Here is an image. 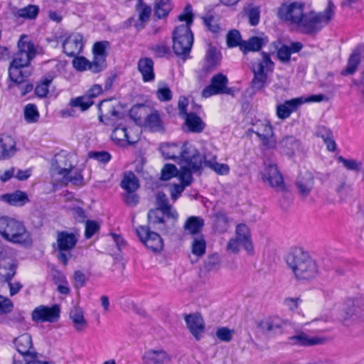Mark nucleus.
Masks as SVG:
<instances>
[{"label":"nucleus","instance_id":"34","mask_svg":"<svg viewBox=\"0 0 364 364\" xmlns=\"http://www.w3.org/2000/svg\"><path fill=\"white\" fill-rule=\"evenodd\" d=\"M285 322L279 317H270L259 322L258 327L264 332H275L280 330Z\"/></svg>","mask_w":364,"mask_h":364},{"label":"nucleus","instance_id":"14","mask_svg":"<svg viewBox=\"0 0 364 364\" xmlns=\"http://www.w3.org/2000/svg\"><path fill=\"white\" fill-rule=\"evenodd\" d=\"M136 233L140 240L151 251L160 252L163 250L162 238L158 233L151 231L149 227L140 226L136 229Z\"/></svg>","mask_w":364,"mask_h":364},{"label":"nucleus","instance_id":"15","mask_svg":"<svg viewBox=\"0 0 364 364\" xmlns=\"http://www.w3.org/2000/svg\"><path fill=\"white\" fill-rule=\"evenodd\" d=\"M112 139L121 145L134 144L139 139V129L117 126L112 131Z\"/></svg>","mask_w":364,"mask_h":364},{"label":"nucleus","instance_id":"50","mask_svg":"<svg viewBox=\"0 0 364 364\" xmlns=\"http://www.w3.org/2000/svg\"><path fill=\"white\" fill-rule=\"evenodd\" d=\"M202 164L204 163L205 166L210 167L213 171H215L217 173L225 175L228 173L229 172V166L227 164H219L218 162H213L208 159V155H203L202 156Z\"/></svg>","mask_w":364,"mask_h":364},{"label":"nucleus","instance_id":"9","mask_svg":"<svg viewBox=\"0 0 364 364\" xmlns=\"http://www.w3.org/2000/svg\"><path fill=\"white\" fill-rule=\"evenodd\" d=\"M264 169L261 172L262 178L277 191H285L283 176L276 164L271 161H265Z\"/></svg>","mask_w":364,"mask_h":364},{"label":"nucleus","instance_id":"25","mask_svg":"<svg viewBox=\"0 0 364 364\" xmlns=\"http://www.w3.org/2000/svg\"><path fill=\"white\" fill-rule=\"evenodd\" d=\"M314 186V178L311 173H301L296 182V186L300 195L304 197L309 196Z\"/></svg>","mask_w":364,"mask_h":364},{"label":"nucleus","instance_id":"3","mask_svg":"<svg viewBox=\"0 0 364 364\" xmlns=\"http://www.w3.org/2000/svg\"><path fill=\"white\" fill-rule=\"evenodd\" d=\"M286 261L297 279L309 280L315 278L318 273L316 261L300 248L291 250Z\"/></svg>","mask_w":364,"mask_h":364},{"label":"nucleus","instance_id":"29","mask_svg":"<svg viewBox=\"0 0 364 364\" xmlns=\"http://www.w3.org/2000/svg\"><path fill=\"white\" fill-rule=\"evenodd\" d=\"M137 68L142 76L143 81L152 82L154 80V61L149 58H143L139 60Z\"/></svg>","mask_w":364,"mask_h":364},{"label":"nucleus","instance_id":"63","mask_svg":"<svg viewBox=\"0 0 364 364\" xmlns=\"http://www.w3.org/2000/svg\"><path fill=\"white\" fill-rule=\"evenodd\" d=\"M13 309V302L9 298L0 295V314H9Z\"/></svg>","mask_w":364,"mask_h":364},{"label":"nucleus","instance_id":"58","mask_svg":"<svg viewBox=\"0 0 364 364\" xmlns=\"http://www.w3.org/2000/svg\"><path fill=\"white\" fill-rule=\"evenodd\" d=\"M73 65L76 70L80 71L87 69L91 70L92 62H90L84 57H75L73 60Z\"/></svg>","mask_w":364,"mask_h":364},{"label":"nucleus","instance_id":"43","mask_svg":"<svg viewBox=\"0 0 364 364\" xmlns=\"http://www.w3.org/2000/svg\"><path fill=\"white\" fill-rule=\"evenodd\" d=\"M244 14L248 17L249 22L252 26H256L259 21L260 11L257 6L252 3L247 4L243 8Z\"/></svg>","mask_w":364,"mask_h":364},{"label":"nucleus","instance_id":"4","mask_svg":"<svg viewBox=\"0 0 364 364\" xmlns=\"http://www.w3.org/2000/svg\"><path fill=\"white\" fill-rule=\"evenodd\" d=\"M0 235L6 240L21 245H31L30 232L23 223L9 216L0 217Z\"/></svg>","mask_w":364,"mask_h":364},{"label":"nucleus","instance_id":"54","mask_svg":"<svg viewBox=\"0 0 364 364\" xmlns=\"http://www.w3.org/2000/svg\"><path fill=\"white\" fill-rule=\"evenodd\" d=\"M89 277L81 270H76L73 275V286L75 289H80L85 286Z\"/></svg>","mask_w":364,"mask_h":364},{"label":"nucleus","instance_id":"42","mask_svg":"<svg viewBox=\"0 0 364 364\" xmlns=\"http://www.w3.org/2000/svg\"><path fill=\"white\" fill-rule=\"evenodd\" d=\"M188 129L193 132H201L204 128V123L201 119L193 113H189L183 117Z\"/></svg>","mask_w":364,"mask_h":364},{"label":"nucleus","instance_id":"37","mask_svg":"<svg viewBox=\"0 0 364 364\" xmlns=\"http://www.w3.org/2000/svg\"><path fill=\"white\" fill-rule=\"evenodd\" d=\"M204 226V220L198 216H191L186 220L183 228L185 231L191 235H198Z\"/></svg>","mask_w":364,"mask_h":364},{"label":"nucleus","instance_id":"35","mask_svg":"<svg viewBox=\"0 0 364 364\" xmlns=\"http://www.w3.org/2000/svg\"><path fill=\"white\" fill-rule=\"evenodd\" d=\"M279 145L285 154L291 156L299 150L300 142L293 136H286L279 141Z\"/></svg>","mask_w":364,"mask_h":364},{"label":"nucleus","instance_id":"27","mask_svg":"<svg viewBox=\"0 0 364 364\" xmlns=\"http://www.w3.org/2000/svg\"><path fill=\"white\" fill-rule=\"evenodd\" d=\"M16 141L9 135L0 137V159L4 160L13 156L16 152Z\"/></svg>","mask_w":364,"mask_h":364},{"label":"nucleus","instance_id":"51","mask_svg":"<svg viewBox=\"0 0 364 364\" xmlns=\"http://www.w3.org/2000/svg\"><path fill=\"white\" fill-rule=\"evenodd\" d=\"M206 243L203 235L194 237L192 242V253L198 257L203 256L205 252Z\"/></svg>","mask_w":364,"mask_h":364},{"label":"nucleus","instance_id":"55","mask_svg":"<svg viewBox=\"0 0 364 364\" xmlns=\"http://www.w3.org/2000/svg\"><path fill=\"white\" fill-rule=\"evenodd\" d=\"M178 175V171L175 165L167 164L161 170V179L163 181H168L173 177Z\"/></svg>","mask_w":364,"mask_h":364},{"label":"nucleus","instance_id":"31","mask_svg":"<svg viewBox=\"0 0 364 364\" xmlns=\"http://www.w3.org/2000/svg\"><path fill=\"white\" fill-rule=\"evenodd\" d=\"M240 240L241 245L249 253L253 252V245L252 244L250 232L249 228L245 224H240L236 228V237Z\"/></svg>","mask_w":364,"mask_h":364},{"label":"nucleus","instance_id":"40","mask_svg":"<svg viewBox=\"0 0 364 364\" xmlns=\"http://www.w3.org/2000/svg\"><path fill=\"white\" fill-rule=\"evenodd\" d=\"M144 127L152 132H161L164 130L162 121L157 112H153L146 117Z\"/></svg>","mask_w":364,"mask_h":364},{"label":"nucleus","instance_id":"32","mask_svg":"<svg viewBox=\"0 0 364 364\" xmlns=\"http://www.w3.org/2000/svg\"><path fill=\"white\" fill-rule=\"evenodd\" d=\"M156 205L159 210L164 211L166 213L167 217L176 220L178 218V213L169 204L166 194L163 192H159L156 197Z\"/></svg>","mask_w":364,"mask_h":364},{"label":"nucleus","instance_id":"64","mask_svg":"<svg viewBox=\"0 0 364 364\" xmlns=\"http://www.w3.org/2000/svg\"><path fill=\"white\" fill-rule=\"evenodd\" d=\"M204 24L213 33H217L219 32L220 27L218 21L213 17L208 16L203 18Z\"/></svg>","mask_w":364,"mask_h":364},{"label":"nucleus","instance_id":"48","mask_svg":"<svg viewBox=\"0 0 364 364\" xmlns=\"http://www.w3.org/2000/svg\"><path fill=\"white\" fill-rule=\"evenodd\" d=\"M38 11L39 9L37 6L30 4L26 7L18 9L14 14L18 18L33 19L38 15Z\"/></svg>","mask_w":364,"mask_h":364},{"label":"nucleus","instance_id":"26","mask_svg":"<svg viewBox=\"0 0 364 364\" xmlns=\"http://www.w3.org/2000/svg\"><path fill=\"white\" fill-rule=\"evenodd\" d=\"M364 51V45L357 46L349 56L348 63L345 70L341 73L343 75H349L353 74L358 69L360 63V55Z\"/></svg>","mask_w":364,"mask_h":364},{"label":"nucleus","instance_id":"59","mask_svg":"<svg viewBox=\"0 0 364 364\" xmlns=\"http://www.w3.org/2000/svg\"><path fill=\"white\" fill-rule=\"evenodd\" d=\"M178 18L180 21L186 22V24L183 26H188V27L191 28V25L193 23V13L191 5H186L183 9V13L181 14Z\"/></svg>","mask_w":364,"mask_h":364},{"label":"nucleus","instance_id":"18","mask_svg":"<svg viewBox=\"0 0 364 364\" xmlns=\"http://www.w3.org/2000/svg\"><path fill=\"white\" fill-rule=\"evenodd\" d=\"M102 92V88L100 85H94L87 92L86 95L71 99L70 105L71 107H80L82 111H85L93 105L92 99L99 96Z\"/></svg>","mask_w":364,"mask_h":364},{"label":"nucleus","instance_id":"21","mask_svg":"<svg viewBox=\"0 0 364 364\" xmlns=\"http://www.w3.org/2000/svg\"><path fill=\"white\" fill-rule=\"evenodd\" d=\"M28 66V65H24L20 62L15 63V60H13L9 69L11 80L16 84H21L26 82L31 75V71Z\"/></svg>","mask_w":364,"mask_h":364},{"label":"nucleus","instance_id":"62","mask_svg":"<svg viewBox=\"0 0 364 364\" xmlns=\"http://www.w3.org/2000/svg\"><path fill=\"white\" fill-rule=\"evenodd\" d=\"M220 257L218 255H212L209 256L205 262L204 267L208 272H210L219 266Z\"/></svg>","mask_w":364,"mask_h":364},{"label":"nucleus","instance_id":"44","mask_svg":"<svg viewBox=\"0 0 364 364\" xmlns=\"http://www.w3.org/2000/svg\"><path fill=\"white\" fill-rule=\"evenodd\" d=\"M121 186L128 193H134L139 188L138 180L133 173L124 175L121 182Z\"/></svg>","mask_w":364,"mask_h":364},{"label":"nucleus","instance_id":"12","mask_svg":"<svg viewBox=\"0 0 364 364\" xmlns=\"http://www.w3.org/2000/svg\"><path fill=\"white\" fill-rule=\"evenodd\" d=\"M18 51L15 55V63L20 62L24 65H29L32 59H33L37 50L34 43L28 38L27 36L22 35L17 43Z\"/></svg>","mask_w":364,"mask_h":364},{"label":"nucleus","instance_id":"38","mask_svg":"<svg viewBox=\"0 0 364 364\" xmlns=\"http://www.w3.org/2000/svg\"><path fill=\"white\" fill-rule=\"evenodd\" d=\"M70 317L76 331H82L86 328L87 323L84 317L83 311L78 307H74L70 313Z\"/></svg>","mask_w":364,"mask_h":364},{"label":"nucleus","instance_id":"39","mask_svg":"<svg viewBox=\"0 0 364 364\" xmlns=\"http://www.w3.org/2000/svg\"><path fill=\"white\" fill-rule=\"evenodd\" d=\"M165 215H166V213H164V211L161 210H151L148 213L149 225L153 228H156V225H159L158 230L161 231L166 230L164 220Z\"/></svg>","mask_w":364,"mask_h":364},{"label":"nucleus","instance_id":"57","mask_svg":"<svg viewBox=\"0 0 364 364\" xmlns=\"http://www.w3.org/2000/svg\"><path fill=\"white\" fill-rule=\"evenodd\" d=\"M156 96L161 101H169L172 97V92L168 86L164 83H159Z\"/></svg>","mask_w":364,"mask_h":364},{"label":"nucleus","instance_id":"22","mask_svg":"<svg viewBox=\"0 0 364 364\" xmlns=\"http://www.w3.org/2000/svg\"><path fill=\"white\" fill-rule=\"evenodd\" d=\"M304 101L302 97L286 100L284 103L277 106V116L281 119H287L292 112L304 103Z\"/></svg>","mask_w":364,"mask_h":364},{"label":"nucleus","instance_id":"1","mask_svg":"<svg viewBox=\"0 0 364 364\" xmlns=\"http://www.w3.org/2000/svg\"><path fill=\"white\" fill-rule=\"evenodd\" d=\"M305 4L301 1H287L278 8L279 19L294 26L305 33L317 32L327 25L335 13V6L329 2L327 8L320 13L304 12Z\"/></svg>","mask_w":364,"mask_h":364},{"label":"nucleus","instance_id":"23","mask_svg":"<svg viewBox=\"0 0 364 364\" xmlns=\"http://www.w3.org/2000/svg\"><path fill=\"white\" fill-rule=\"evenodd\" d=\"M288 341L291 346H312L323 343L325 339L317 336L310 337L306 333L299 331L289 337Z\"/></svg>","mask_w":364,"mask_h":364},{"label":"nucleus","instance_id":"8","mask_svg":"<svg viewBox=\"0 0 364 364\" xmlns=\"http://www.w3.org/2000/svg\"><path fill=\"white\" fill-rule=\"evenodd\" d=\"M79 234L60 232L57 236V245L59 250L58 259L64 264H67L71 257L70 250H73L78 240Z\"/></svg>","mask_w":364,"mask_h":364},{"label":"nucleus","instance_id":"36","mask_svg":"<svg viewBox=\"0 0 364 364\" xmlns=\"http://www.w3.org/2000/svg\"><path fill=\"white\" fill-rule=\"evenodd\" d=\"M58 174L63 176L65 181L70 182L74 185L80 186L82 183V176L78 170H73L70 168H60Z\"/></svg>","mask_w":364,"mask_h":364},{"label":"nucleus","instance_id":"41","mask_svg":"<svg viewBox=\"0 0 364 364\" xmlns=\"http://www.w3.org/2000/svg\"><path fill=\"white\" fill-rule=\"evenodd\" d=\"M337 161L338 163L342 164L343 167L348 171L364 173V166L360 161L353 159H346L342 156H339L337 158Z\"/></svg>","mask_w":364,"mask_h":364},{"label":"nucleus","instance_id":"13","mask_svg":"<svg viewBox=\"0 0 364 364\" xmlns=\"http://www.w3.org/2000/svg\"><path fill=\"white\" fill-rule=\"evenodd\" d=\"M60 308L58 304L52 306L40 305L36 307L32 313L31 318L37 323H55L60 318Z\"/></svg>","mask_w":364,"mask_h":364},{"label":"nucleus","instance_id":"24","mask_svg":"<svg viewBox=\"0 0 364 364\" xmlns=\"http://www.w3.org/2000/svg\"><path fill=\"white\" fill-rule=\"evenodd\" d=\"M14 344L19 354L23 357V363L27 360L28 355L37 354L33 351L31 336L28 333L17 337L14 340Z\"/></svg>","mask_w":364,"mask_h":364},{"label":"nucleus","instance_id":"60","mask_svg":"<svg viewBox=\"0 0 364 364\" xmlns=\"http://www.w3.org/2000/svg\"><path fill=\"white\" fill-rule=\"evenodd\" d=\"M50 79H45L41 83H39L35 90L36 95L39 97H46L48 92V87L50 84L51 83Z\"/></svg>","mask_w":364,"mask_h":364},{"label":"nucleus","instance_id":"45","mask_svg":"<svg viewBox=\"0 0 364 364\" xmlns=\"http://www.w3.org/2000/svg\"><path fill=\"white\" fill-rule=\"evenodd\" d=\"M181 165V171L180 173H178L179 179L181 181V184H183L184 186H188L191 185L193 177H192V171H198V168H192L189 167L185 162L179 163Z\"/></svg>","mask_w":364,"mask_h":364},{"label":"nucleus","instance_id":"61","mask_svg":"<svg viewBox=\"0 0 364 364\" xmlns=\"http://www.w3.org/2000/svg\"><path fill=\"white\" fill-rule=\"evenodd\" d=\"M234 333L233 330H230L226 327L219 328L216 331V336L222 341L229 342L232 340Z\"/></svg>","mask_w":364,"mask_h":364},{"label":"nucleus","instance_id":"33","mask_svg":"<svg viewBox=\"0 0 364 364\" xmlns=\"http://www.w3.org/2000/svg\"><path fill=\"white\" fill-rule=\"evenodd\" d=\"M221 55L213 46H209L206 55L203 69L206 72L213 70L220 64Z\"/></svg>","mask_w":364,"mask_h":364},{"label":"nucleus","instance_id":"52","mask_svg":"<svg viewBox=\"0 0 364 364\" xmlns=\"http://www.w3.org/2000/svg\"><path fill=\"white\" fill-rule=\"evenodd\" d=\"M12 364H54L41 358L38 354L28 355L27 360L23 363L19 356L14 355Z\"/></svg>","mask_w":364,"mask_h":364},{"label":"nucleus","instance_id":"6","mask_svg":"<svg viewBox=\"0 0 364 364\" xmlns=\"http://www.w3.org/2000/svg\"><path fill=\"white\" fill-rule=\"evenodd\" d=\"M274 63L268 54L262 53V59L252 64L254 78L252 82V87L255 90H260L266 85L267 73L273 69Z\"/></svg>","mask_w":364,"mask_h":364},{"label":"nucleus","instance_id":"10","mask_svg":"<svg viewBox=\"0 0 364 364\" xmlns=\"http://www.w3.org/2000/svg\"><path fill=\"white\" fill-rule=\"evenodd\" d=\"M257 134L262 144L269 149L276 147L277 141L274 137V132L270 122L267 119L257 120L253 123L250 129Z\"/></svg>","mask_w":364,"mask_h":364},{"label":"nucleus","instance_id":"17","mask_svg":"<svg viewBox=\"0 0 364 364\" xmlns=\"http://www.w3.org/2000/svg\"><path fill=\"white\" fill-rule=\"evenodd\" d=\"M83 46V36L79 33L70 34L63 42V52L70 57L79 55Z\"/></svg>","mask_w":364,"mask_h":364},{"label":"nucleus","instance_id":"20","mask_svg":"<svg viewBox=\"0 0 364 364\" xmlns=\"http://www.w3.org/2000/svg\"><path fill=\"white\" fill-rule=\"evenodd\" d=\"M188 328L194 338L199 341L205 331V322L199 314H191L185 316Z\"/></svg>","mask_w":364,"mask_h":364},{"label":"nucleus","instance_id":"28","mask_svg":"<svg viewBox=\"0 0 364 364\" xmlns=\"http://www.w3.org/2000/svg\"><path fill=\"white\" fill-rule=\"evenodd\" d=\"M136 11L138 14V19L135 21L134 26L139 31L143 29L149 21L151 8L144 4L142 0H138Z\"/></svg>","mask_w":364,"mask_h":364},{"label":"nucleus","instance_id":"30","mask_svg":"<svg viewBox=\"0 0 364 364\" xmlns=\"http://www.w3.org/2000/svg\"><path fill=\"white\" fill-rule=\"evenodd\" d=\"M0 200L10 205L19 207L29 202L27 193L21 191H16L13 193L3 194L0 196Z\"/></svg>","mask_w":364,"mask_h":364},{"label":"nucleus","instance_id":"2","mask_svg":"<svg viewBox=\"0 0 364 364\" xmlns=\"http://www.w3.org/2000/svg\"><path fill=\"white\" fill-rule=\"evenodd\" d=\"M159 150L166 159L174 160L178 163L185 162L192 168L202 166V157L198 151L189 142L183 144L175 142L163 143Z\"/></svg>","mask_w":364,"mask_h":364},{"label":"nucleus","instance_id":"16","mask_svg":"<svg viewBox=\"0 0 364 364\" xmlns=\"http://www.w3.org/2000/svg\"><path fill=\"white\" fill-rule=\"evenodd\" d=\"M109 43L107 41L97 42L93 46L94 58L91 66V71L97 73L106 68L107 48Z\"/></svg>","mask_w":364,"mask_h":364},{"label":"nucleus","instance_id":"11","mask_svg":"<svg viewBox=\"0 0 364 364\" xmlns=\"http://www.w3.org/2000/svg\"><path fill=\"white\" fill-rule=\"evenodd\" d=\"M100 122L107 125H113L120 118L119 102L112 99L102 101L98 106Z\"/></svg>","mask_w":364,"mask_h":364},{"label":"nucleus","instance_id":"47","mask_svg":"<svg viewBox=\"0 0 364 364\" xmlns=\"http://www.w3.org/2000/svg\"><path fill=\"white\" fill-rule=\"evenodd\" d=\"M155 15L159 18H164L168 16L171 10L170 0H156L154 6Z\"/></svg>","mask_w":364,"mask_h":364},{"label":"nucleus","instance_id":"56","mask_svg":"<svg viewBox=\"0 0 364 364\" xmlns=\"http://www.w3.org/2000/svg\"><path fill=\"white\" fill-rule=\"evenodd\" d=\"M16 266L14 263H9L6 266L0 267V275L4 278V280L8 282L16 274Z\"/></svg>","mask_w":364,"mask_h":364},{"label":"nucleus","instance_id":"5","mask_svg":"<svg viewBox=\"0 0 364 364\" xmlns=\"http://www.w3.org/2000/svg\"><path fill=\"white\" fill-rule=\"evenodd\" d=\"M193 35L188 26H179L173 33V50L176 55L186 58L190 53Z\"/></svg>","mask_w":364,"mask_h":364},{"label":"nucleus","instance_id":"19","mask_svg":"<svg viewBox=\"0 0 364 364\" xmlns=\"http://www.w3.org/2000/svg\"><path fill=\"white\" fill-rule=\"evenodd\" d=\"M171 358V355L161 348L148 350L142 357L144 364H168Z\"/></svg>","mask_w":364,"mask_h":364},{"label":"nucleus","instance_id":"53","mask_svg":"<svg viewBox=\"0 0 364 364\" xmlns=\"http://www.w3.org/2000/svg\"><path fill=\"white\" fill-rule=\"evenodd\" d=\"M227 45L229 48L240 46L242 41L241 35L237 30H231L226 36Z\"/></svg>","mask_w":364,"mask_h":364},{"label":"nucleus","instance_id":"46","mask_svg":"<svg viewBox=\"0 0 364 364\" xmlns=\"http://www.w3.org/2000/svg\"><path fill=\"white\" fill-rule=\"evenodd\" d=\"M262 46V39L259 37H252L247 41H243L240 50L245 53L248 51H257Z\"/></svg>","mask_w":364,"mask_h":364},{"label":"nucleus","instance_id":"49","mask_svg":"<svg viewBox=\"0 0 364 364\" xmlns=\"http://www.w3.org/2000/svg\"><path fill=\"white\" fill-rule=\"evenodd\" d=\"M25 120L28 123H36L38 121L40 114L36 105L29 103L26 105L23 109Z\"/></svg>","mask_w":364,"mask_h":364},{"label":"nucleus","instance_id":"7","mask_svg":"<svg viewBox=\"0 0 364 364\" xmlns=\"http://www.w3.org/2000/svg\"><path fill=\"white\" fill-rule=\"evenodd\" d=\"M228 78L225 75L221 73L214 75L210 84L202 91V96L208 98L221 94L234 95V90L228 87Z\"/></svg>","mask_w":364,"mask_h":364}]
</instances>
